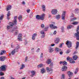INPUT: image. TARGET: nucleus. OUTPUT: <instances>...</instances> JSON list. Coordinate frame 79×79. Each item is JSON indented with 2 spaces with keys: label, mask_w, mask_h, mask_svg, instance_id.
Here are the masks:
<instances>
[{
  "label": "nucleus",
  "mask_w": 79,
  "mask_h": 79,
  "mask_svg": "<svg viewBox=\"0 0 79 79\" xmlns=\"http://www.w3.org/2000/svg\"><path fill=\"white\" fill-rule=\"evenodd\" d=\"M49 67H47L46 69L47 73H49L50 74H52L53 72V63H52L49 65Z\"/></svg>",
  "instance_id": "1"
},
{
  "label": "nucleus",
  "mask_w": 79,
  "mask_h": 79,
  "mask_svg": "<svg viewBox=\"0 0 79 79\" xmlns=\"http://www.w3.org/2000/svg\"><path fill=\"white\" fill-rule=\"evenodd\" d=\"M17 18L18 17L17 16H15L14 17V23H13L11 22L9 23V24L10 26H16L17 25Z\"/></svg>",
  "instance_id": "2"
},
{
  "label": "nucleus",
  "mask_w": 79,
  "mask_h": 79,
  "mask_svg": "<svg viewBox=\"0 0 79 79\" xmlns=\"http://www.w3.org/2000/svg\"><path fill=\"white\" fill-rule=\"evenodd\" d=\"M44 18H45V14H43L42 15H37L36 16V18L38 20L40 19L41 20H44Z\"/></svg>",
  "instance_id": "3"
},
{
  "label": "nucleus",
  "mask_w": 79,
  "mask_h": 79,
  "mask_svg": "<svg viewBox=\"0 0 79 79\" xmlns=\"http://www.w3.org/2000/svg\"><path fill=\"white\" fill-rule=\"evenodd\" d=\"M76 31L77 32L75 33L74 35L77 37V40H79V26L77 27Z\"/></svg>",
  "instance_id": "4"
},
{
  "label": "nucleus",
  "mask_w": 79,
  "mask_h": 79,
  "mask_svg": "<svg viewBox=\"0 0 79 79\" xmlns=\"http://www.w3.org/2000/svg\"><path fill=\"white\" fill-rule=\"evenodd\" d=\"M6 65H2L0 67V71H6Z\"/></svg>",
  "instance_id": "5"
},
{
  "label": "nucleus",
  "mask_w": 79,
  "mask_h": 79,
  "mask_svg": "<svg viewBox=\"0 0 79 79\" xmlns=\"http://www.w3.org/2000/svg\"><path fill=\"white\" fill-rule=\"evenodd\" d=\"M66 45H67L68 48H71L72 47V42L69 40H67L66 42Z\"/></svg>",
  "instance_id": "6"
},
{
  "label": "nucleus",
  "mask_w": 79,
  "mask_h": 79,
  "mask_svg": "<svg viewBox=\"0 0 79 79\" xmlns=\"http://www.w3.org/2000/svg\"><path fill=\"white\" fill-rule=\"evenodd\" d=\"M55 24V22H52V23L49 25L50 27L52 29H57V27L54 25Z\"/></svg>",
  "instance_id": "7"
},
{
  "label": "nucleus",
  "mask_w": 79,
  "mask_h": 79,
  "mask_svg": "<svg viewBox=\"0 0 79 79\" xmlns=\"http://www.w3.org/2000/svg\"><path fill=\"white\" fill-rule=\"evenodd\" d=\"M58 12V10L56 9H53L51 11V13L52 15H56L57 14V13Z\"/></svg>",
  "instance_id": "8"
},
{
  "label": "nucleus",
  "mask_w": 79,
  "mask_h": 79,
  "mask_svg": "<svg viewBox=\"0 0 79 79\" xmlns=\"http://www.w3.org/2000/svg\"><path fill=\"white\" fill-rule=\"evenodd\" d=\"M66 11H64L62 15V19L63 20H64L65 19V16H66Z\"/></svg>",
  "instance_id": "9"
},
{
  "label": "nucleus",
  "mask_w": 79,
  "mask_h": 79,
  "mask_svg": "<svg viewBox=\"0 0 79 79\" xmlns=\"http://www.w3.org/2000/svg\"><path fill=\"white\" fill-rule=\"evenodd\" d=\"M68 69V67L64 65L62 67L61 70L63 72L66 71Z\"/></svg>",
  "instance_id": "10"
},
{
  "label": "nucleus",
  "mask_w": 79,
  "mask_h": 79,
  "mask_svg": "<svg viewBox=\"0 0 79 79\" xmlns=\"http://www.w3.org/2000/svg\"><path fill=\"white\" fill-rule=\"evenodd\" d=\"M60 38L57 37L55 40L54 42L55 43V44H58L60 42Z\"/></svg>",
  "instance_id": "11"
},
{
  "label": "nucleus",
  "mask_w": 79,
  "mask_h": 79,
  "mask_svg": "<svg viewBox=\"0 0 79 79\" xmlns=\"http://www.w3.org/2000/svg\"><path fill=\"white\" fill-rule=\"evenodd\" d=\"M6 58V57L5 56H1L0 57V61H4Z\"/></svg>",
  "instance_id": "12"
},
{
  "label": "nucleus",
  "mask_w": 79,
  "mask_h": 79,
  "mask_svg": "<svg viewBox=\"0 0 79 79\" xmlns=\"http://www.w3.org/2000/svg\"><path fill=\"white\" fill-rule=\"evenodd\" d=\"M22 35V34H20L18 36V39L19 41H22V40H21Z\"/></svg>",
  "instance_id": "13"
},
{
  "label": "nucleus",
  "mask_w": 79,
  "mask_h": 79,
  "mask_svg": "<svg viewBox=\"0 0 79 79\" xmlns=\"http://www.w3.org/2000/svg\"><path fill=\"white\" fill-rule=\"evenodd\" d=\"M31 77H34V76L35 75V71L33 70L31 71Z\"/></svg>",
  "instance_id": "14"
},
{
  "label": "nucleus",
  "mask_w": 79,
  "mask_h": 79,
  "mask_svg": "<svg viewBox=\"0 0 79 79\" xmlns=\"http://www.w3.org/2000/svg\"><path fill=\"white\" fill-rule=\"evenodd\" d=\"M67 73L69 77H71V76H72V75L73 74V73L71 72H70V71L68 72Z\"/></svg>",
  "instance_id": "15"
},
{
  "label": "nucleus",
  "mask_w": 79,
  "mask_h": 79,
  "mask_svg": "<svg viewBox=\"0 0 79 79\" xmlns=\"http://www.w3.org/2000/svg\"><path fill=\"white\" fill-rule=\"evenodd\" d=\"M69 62H70V63H71V64H74V63H75L76 62L74 60H73V59L71 58L70 59V60L69 61Z\"/></svg>",
  "instance_id": "16"
},
{
  "label": "nucleus",
  "mask_w": 79,
  "mask_h": 79,
  "mask_svg": "<svg viewBox=\"0 0 79 79\" xmlns=\"http://www.w3.org/2000/svg\"><path fill=\"white\" fill-rule=\"evenodd\" d=\"M41 73L42 74H44V73H45V69L44 68H43L42 69H41Z\"/></svg>",
  "instance_id": "17"
},
{
  "label": "nucleus",
  "mask_w": 79,
  "mask_h": 79,
  "mask_svg": "<svg viewBox=\"0 0 79 79\" xmlns=\"http://www.w3.org/2000/svg\"><path fill=\"white\" fill-rule=\"evenodd\" d=\"M51 62H52V60L49 59L47 60V63L48 64H49L51 63Z\"/></svg>",
  "instance_id": "18"
},
{
  "label": "nucleus",
  "mask_w": 79,
  "mask_h": 79,
  "mask_svg": "<svg viewBox=\"0 0 79 79\" xmlns=\"http://www.w3.org/2000/svg\"><path fill=\"white\" fill-rule=\"evenodd\" d=\"M42 8L43 11H45V6L44 5H42Z\"/></svg>",
  "instance_id": "19"
},
{
  "label": "nucleus",
  "mask_w": 79,
  "mask_h": 79,
  "mask_svg": "<svg viewBox=\"0 0 79 79\" xmlns=\"http://www.w3.org/2000/svg\"><path fill=\"white\" fill-rule=\"evenodd\" d=\"M79 9L78 8H76L75 10V13L76 14H77L79 13Z\"/></svg>",
  "instance_id": "20"
},
{
  "label": "nucleus",
  "mask_w": 79,
  "mask_h": 79,
  "mask_svg": "<svg viewBox=\"0 0 79 79\" xmlns=\"http://www.w3.org/2000/svg\"><path fill=\"white\" fill-rule=\"evenodd\" d=\"M22 18H23V17L21 15H20L18 17V19L19 22H21L22 21Z\"/></svg>",
  "instance_id": "21"
},
{
  "label": "nucleus",
  "mask_w": 79,
  "mask_h": 79,
  "mask_svg": "<svg viewBox=\"0 0 79 79\" xmlns=\"http://www.w3.org/2000/svg\"><path fill=\"white\" fill-rule=\"evenodd\" d=\"M78 58V57H77V56L76 55L74 56L73 57V59L74 60H76Z\"/></svg>",
  "instance_id": "22"
},
{
  "label": "nucleus",
  "mask_w": 79,
  "mask_h": 79,
  "mask_svg": "<svg viewBox=\"0 0 79 79\" xmlns=\"http://www.w3.org/2000/svg\"><path fill=\"white\" fill-rule=\"evenodd\" d=\"M73 26L72 25H69L67 26V29H71V28H73Z\"/></svg>",
  "instance_id": "23"
},
{
  "label": "nucleus",
  "mask_w": 79,
  "mask_h": 79,
  "mask_svg": "<svg viewBox=\"0 0 79 79\" xmlns=\"http://www.w3.org/2000/svg\"><path fill=\"white\" fill-rule=\"evenodd\" d=\"M55 51L56 52H59V51H61V49H58V48H56L55 49Z\"/></svg>",
  "instance_id": "24"
},
{
  "label": "nucleus",
  "mask_w": 79,
  "mask_h": 79,
  "mask_svg": "<svg viewBox=\"0 0 79 79\" xmlns=\"http://www.w3.org/2000/svg\"><path fill=\"white\" fill-rule=\"evenodd\" d=\"M56 19H59L60 18V15H58L56 16Z\"/></svg>",
  "instance_id": "25"
},
{
  "label": "nucleus",
  "mask_w": 79,
  "mask_h": 79,
  "mask_svg": "<svg viewBox=\"0 0 79 79\" xmlns=\"http://www.w3.org/2000/svg\"><path fill=\"white\" fill-rule=\"evenodd\" d=\"M16 52V49H14L12 51V52H11V54L12 55H14V54Z\"/></svg>",
  "instance_id": "26"
},
{
  "label": "nucleus",
  "mask_w": 79,
  "mask_h": 79,
  "mask_svg": "<svg viewBox=\"0 0 79 79\" xmlns=\"http://www.w3.org/2000/svg\"><path fill=\"white\" fill-rule=\"evenodd\" d=\"M11 6L9 5L7 8V11H8L9 10H11Z\"/></svg>",
  "instance_id": "27"
},
{
  "label": "nucleus",
  "mask_w": 79,
  "mask_h": 79,
  "mask_svg": "<svg viewBox=\"0 0 79 79\" xmlns=\"http://www.w3.org/2000/svg\"><path fill=\"white\" fill-rule=\"evenodd\" d=\"M24 68H25V65L24 64H23L21 66V67L20 68V69H23Z\"/></svg>",
  "instance_id": "28"
},
{
  "label": "nucleus",
  "mask_w": 79,
  "mask_h": 79,
  "mask_svg": "<svg viewBox=\"0 0 79 79\" xmlns=\"http://www.w3.org/2000/svg\"><path fill=\"white\" fill-rule=\"evenodd\" d=\"M79 42H77V44L76 45V49H77V48L78 47H79Z\"/></svg>",
  "instance_id": "29"
},
{
  "label": "nucleus",
  "mask_w": 79,
  "mask_h": 79,
  "mask_svg": "<svg viewBox=\"0 0 79 79\" xmlns=\"http://www.w3.org/2000/svg\"><path fill=\"white\" fill-rule=\"evenodd\" d=\"M9 25H7V27H6V29H7V30H8V31L9 30V29H11V26H10V25H9Z\"/></svg>",
  "instance_id": "30"
},
{
  "label": "nucleus",
  "mask_w": 79,
  "mask_h": 79,
  "mask_svg": "<svg viewBox=\"0 0 79 79\" xmlns=\"http://www.w3.org/2000/svg\"><path fill=\"white\" fill-rule=\"evenodd\" d=\"M61 30L62 32H64V26H62L61 27Z\"/></svg>",
  "instance_id": "31"
},
{
  "label": "nucleus",
  "mask_w": 79,
  "mask_h": 79,
  "mask_svg": "<svg viewBox=\"0 0 79 79\" xmlns=\"http://www.w3.org/2000/svg\"><path fill=\"white\" fill-rule=\"evenodd\" d=\"M79 23L77 22H74L72 23V24L73 25H77V24H78Z\"/></svg>",
  "instance_id": "32"
},
{
  "label": "nucleus",
  "mask_w": 79,
  "mask_h": 79,
  "mask_svg": "<svg viewBox=\"0 0 79 79\" xmlns=\"http://www.w3.org/2000/svg\"><path fill=\"white\" fill-rule=\"evenodd\" d=\"M19 48H20L19 46H17L16 47L15 49L16 50V52H18V49H19Z\"/></svg>",
  "instance_id": "33"
},
{
  "label": "nucleus",
  "mask_w": 79,
  "mask_h": 79,
  "mask_svg": "<svg viewBox=\"0 0 79 79\" xmlns=\"http://www.w3.org/2000/svg\"><path fill=\"white\" fill-rule=\"evenodd\" d=\"M49 53H52L53 52V48H49Z\"/></svg>",
  "instance_id": "34"
},
{
  "label": "nucleus",
  "mask_w": 79,
  "mask_h": 79,
  "mask_svg": "<svg viewBox=\"0 0 79 79\" xmlns=\"http://www.w3.org/2000/svg\"><path fill=\"white\" fill-rule=\"evenodd\" d=\"M40 33L41 34H42V35H45V32L44 31V30L41 31H40Z\"/></svg>",
  "instance_id": "35"
},
{
  "label": "nucleus",
  "mask_w": 79,
  "mask_h": 79,
  "mask_svg": "<svg viewBox=\"0 0 79 79\" xmlns=\"http://www.w3.org/2000/svg\"><path fill=\"white\" fill-rule=\"evenodd\" d=\"M43 66V65H42V64H41L38 65V68H41V67H42Z\"/></svg>",
  "instance_id": "36"
},
{
  "label": "nucleus",
  "mask_w": 79,
  "mask_h": 79,
  "mask_svg": "<svg viewBox=\"0 0 79 79\" xmlns=\"http://www.w3.org/2000/svg\"><path fill=\"white\" fill-rule=\"evenodd\" d=\"M71 59V58L69 57V56H68V57L66 58V60H67V61H69Z\"/></svg>",
  "instance_id": "37"
},
{
  "label": "nucleus",
  "mask_w": 79,
  "mask_h": 79,
  "mask_svg": "<svg viewBox=\"0 0 79 79\" xmlns=\"http://www.w3.org/2000/svg\"><path fill=\"white\" fill-rule=\"evenodd\" d=\"M4 75V73H3L2 72H0V76H3Z\"/></svg>",
  "instance_id": "38"
},
{
  "label": "nucleus",
  "mask_w": 79,
  "mask_h": 79,
  "mask_svg": "<svg viewBox=\"0 0 79 79\" xmlns=\"http://www.w3.org/2000/svg\"><path fill=\"white\" fill-rule=\"evenodd\" d=\"M78 68H77L76 69L75 71L74 72L75 74H77V72H78Z\"/></svg>",
  "instance_id": "39"
},
{
  "label": "nucleus",
  "mask_w": 79,
  "mask_h": 79,
  "mask_svg": "<svg viewBox=\"0 0 79 79\" xmlns=\"http://www.w3.org/2000/svg\"><path fill=\"white\" fill-rule=\"evenodd\" d=\"M70 52H71V51L70 50L68 49L67 50L66 52V53H67V54H68L69 53H70Z\"/></svg>",
  "instance_id": "40"
},
{
  "label": "nucleus",
  "mask_w": 79,
  "mask_h": 79,
  "mask_svg": "<svg viewBox=\"0 0 79 79\" xmlns=\"http://www.w3.org/2000/svg\"><path fill=\"white\" fill-rule=\"evenodd\" d=\"M48 27H45L44 28V31H47L48 30Z\"/></svg>",
  "instance_id": "41"
},
{
  "label": "nucleus",
  "mask_w": 79,
  "mask_h": 79,
  "mask_svg": "<svg viewBox=\"0 0 79 79\" xmlns=\"http://www.w3.org/2000/svg\"><path fill=\"white\" fill-rule=\"evenodd\" d=\"M64 76H65V75H64V74H63L62 75L61 78L62 79H64Z\"/></svg>",
  "instance_id": "42"
},
{
  "label": "nucleus",
  "mask_w": 79,
  "mask_h": 79,
  "mask_svg": "<svg viewBox=\"0 0 79 79\" xmlns=\"http://www.w3.org/2000/svg\"><path fill=\"white\" fill-rule=\"evenodd\" d=\"M63 45H64V43H62V44H60L59 45V47L60 48H61L63 47Z\"/></svg>",
  "instance_id": "43"
},
{
  "label": "nucleus",
  "mask_w": 79,
  "mask_h": 79,
  "mask_svg": "<svg viewBox=\"0 0 79 79\" xmlns=\"http://www.w3.org/2000/svg\"><path fill=\"white\" fill-rule=\"evenodd\" d=\"M7 16H10V10H9V11H8V12L7 13Z\"/></svg>",
  "instance_id": "44"
},
{
  "label": "nucleus",
  "mask_w": 79,
  "mask_h": 79,
  "mask_svg": "<svg viewBox=\"0 0 79 79\" xmlns=\"http://www.w3.org/2000/svg\"><path fill=\"white\" fill-rule=\"evenodd\" d=\"M30 11H31V10H30V9H28L27 10V12L28 13H30Z\"/></svg>",
  "instance_id": "45"
},
{
  "label": "nucleus",
  "mask_w": 79,
  "mask_h": 79,
  "mask_svg": "<svg viewBox=\"0 0 79 79\" xmlns=\"http://www.w3.org/2000/svg\"><path fill=\"white\" fill-rule=\"evenodd\" d=\"M64 65H67V64H67V62L66 61H64Z\"/></svg>",
  "instance_id": "46"
},
{
  "label": "nucleus",
  "mask_w": 79,
  "mask_h": 79,
  "mask_svg": "<svg viewBox=\"0 0 79 79\" xmlns=\"http://www.w3.org/2000/svg\"><path fill=\"white\" fill-rule=\"evenodd\" d=\"M37 33H34L32 35H33V36H34V37H37Z\"/></svg>",
  "instance_id": "47"
},
{
  "label": "nucleus",
  "mask_w": 79,
  "mask_h": 79,
  "mask_svg": "<svg viewBox=\"0 0 79 79\" xmlns=\"http://www.w3.org/2000/svg\"><path fill=\"white\" fill-rule=\"evenodd\" d=\"M76 18L71 19V21H74V20H76Z\"/></svg>",
  "instance_id": "48"
},
{
  "label": "nucleus",
  "mask_w": 79,
  "mask_h": 79,
  "mask_svg": "<svg viewBox=\"0 0 79 79\" xmlns=\"http://www.w3.org/2000/svg\"><path fill=\"white\" fill-rule=\"evenodd\" d=\"M1 52H2L4 54H5V53H6V51L4 50H2L1 51Z\"/></svg>",
  "instance_id": "49"
},
{
  "label": "nucleus",
  "mask_w": 79,
  "mask_h": 79,
  "mask_svg": "<svg viewBox=\"0 0 79 79\" xmlns=\"http://www.w3.org/2000/svg\"><path fill=\"white\" fill-rule=\"evenodd\" d=\"M45 35H42V36H41V38L42 39H43V38H44L45 37Z\"/></svg>",
  "instance_id": "50"
},
{
  "label": "nucleus",
  "mask_w": 79,
  "mask_h": 79,
  "mask_svg": "<svg viewBox=\"0 0 79 79\" xmlns=\"http://www.w3.org/2000/svg\"><path fill=\"white\" fill-rule=\"evenodd\" d=\"M44 55H43V53H42L40 55V58L44 57Z\"/></svg>",
  "instance_id": "51"
},
{
  "label": "nucleus",
  "mask_w": 79,
  "mask_h": 79,
  "mask_svg": "<svg viewBox=\"0 0 79 79\" xmlns=\"http://www.w3.org/2000/svg\"><path fill=\"white\" fill-rule=\"evenodd\" d=\"M64 62L61 61L59 62V64H64Z\"/></svg>",
  "instance_id": "52"
},
{
  "label": "nucleus",
  "mask_w": 79,
  "mask_h": 79,
  "mask_svg": "<svg viewBox=\"0 0 79 79\" xmlns=\"http://www.w3.org/2000/svg\"><path fill=\"white\" fill-rule=\"evenodd\" d=\"M41 27L42 28H44V24H41Z\"/></svg>",
  "instance_id": "53"
},
{
  "label": "nucleus",
  "mask_w": 79,
  "mask_h": 79,
  "mask_svg": "<svg viewBox=\"0 0 79 79\" xmlns=\"http://www.w3.org/2000/svg\"><path fill=\"white\" fill-rule=\"evenodd\" d=\"M56 33H57L56 31H54L53 34L54 35H56Z\"/></svg>",
  "instance_id": "54"
},
{
  "label": "nucleus",
  "mask_w": 79,
  "mask_h": 79,
  "mask_svg": "<svg viewBox=\"0 0 79 79\" xmlns=\"http://www.w3.org/2000/svg\"><path fill=\"white\" fill-rule=\"evenodd\" d=\"M40 60L41 61H44V57H40Z\"/></svg>",
  "instance_id": "55"
},
{
  "label": "nucleus",
  "mask_w": 79,
  "mask_h": 79,
  "mask_svg": "<svg viewBox=\"0 0 79 79\" xmlns=\"http://www.w3.org/2000/svg\"><path fill=\"white\" fill-rule=\"evenodd\" d=\"M18 33V31H17L16 32H15V35H16Z\"/></svg>",
  "instance_id": "56"
},
{
  "label": "nucleus",
  "mask_w": 79,
  "mask_h": 79,
  "mask_svg": "<svg viewBox=\"0 0 79 79\" xmlns=\"http://www.w3.org/2000/svg\"><path fill=\"white\" fill-rule=\"evenodd\" d=\"M32 40H35V36H34L32 35Z\"/></svg>",
  "instance_id": "57"
},
{
  "label": "nucleus",
  "mask_w": 79,
  "mask_h": 79,
  "mask_svg": "<svg viewBox=\"0 0 79 79\" xmlns=\"http://www.w3.org/2000/svg\"><path fill=\"white\" fill-rule=\"evenodd\" d=\"M4 16L3 15H1L0 17V18H1V19H3V17Z\"/></svg>",
  "instance_id": "58"
},
{
  "label": "nucleus",
  "mask_w": 79,
  "mask_h": 79,
  "mask_svg": "<svg viewBox=\"0 0 79 79\" xmlns=\"http://www.w3.org/2000/svg\"><path fill=\"white\" fill-rule=\"evenodd\" d=\"M55 45V44H51V47H53Z\"/></svg>",
  "instance_id": "59"
},
{
  "label": "nucleus",
  "mask_w": 79,
  "mask_h": 79,
  "mask_svg": "<svg viewBox=\"0 0 79 79\" xmlns=\"http://www.w3.org/2000/svg\"><path fill=\"white\" fill-rule=\"evenodd\" d=\"M15 31V29H12V30H10V31H10V32H13V31Z\"/></svg>",
  "instance_id": "60"
},
{
  "label": "nucleus",
  "mask_w": 79,
  "mask_h": 79,
  "mask_svg": "<svg viewBox=\"0 0 79 79\" xmlns=\"http://www.w3.org/2000/svg\"><path fill=\"white\" fill-rule=\"evenodd\" d=\"M33 16V13H31V14L30 15V17H32V16Z\"/></svg>",
  "instance_id": "61"
},
{
  "label": "nucleus",
  "mask_w": 79,
  "mask_h": 79,
  "mask_svg": "<svg viewBox=\"0 0 79 79\" xmlns=\"http://www.w3.org/2000/svg\"><path fill=\"white\" fill-rule=\"evenodd\" d=\"M4 54L1 51V52L0 53V55H3Z\"/></svg>",
  "instance_id": "62"
},
{
  "label": "nucleus",
  "mask_w": 79,
  "mask_h": 79,
  "mask_svg": "<svg viewBox=\"0 0 79 79\" xmlns=\"http://www.w3.org/2000/svg\"><path fill=\"white\" fill-rule=\"evenodd\" d=\"M63 53V52L61 51L60 52V55H62Z\"/></svg>",
  "instance_id": "63"
},
{
  "label": "nucleus",
  "mask_w": 79,
  "mask_h": 79,
  "mask_svg": "<svg viewBox=\"0 0 79 79\" xmlns=\"http://www.w3.org/2000/svg\"><path fill=\"white\" fill-rule=\"evenodd\" d=\"M0 79H5V77H2Z\"/></svg>",
  "instance_id": "64"
}]
</instances>
